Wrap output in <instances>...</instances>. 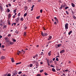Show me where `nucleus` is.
Masks as SVG:
<instances>
[{"label":"nucleus","mask_w":76,"mask_h":76,"mask_svg":"<svg viewBox=\"0 0 76 76\" xmlns=\"http://www.w3.org/2000/svg\"><path fill=\"white\" fill-rule=\"evenodd\" d=\"M13 74L14 76H15L16 75H17L18 74V71L16 70L13 71Z\"/></svg>","instance_id":"1"},{"label":"nucleus","mask_w":76,"mask_h":76,"mask_svg":"<svg viewBox=\"0 0 76 76\" xmlns=\"http://www.w3.org/2000/svg\"><path fill=\"white\" fill-rule=\"evenodd\" d=\"M68 25H69L68 23H66L65 24V27L66 30H67V29H68Z\"/></svg>","instance_id":"2"},{"label":"nucleus","mask_w":76,"mask_h":76,"mask_svg":"<svg viewBox=\"0 0 76 76\" xmlns=\"http://www.w3.org/2000/svg\"><path fill=\"white\" fill-rule=\"evenodd\" d=\"M41 35H42V37H44L46 35H47V33H43L42 32Z\"/></svg>","instance_id":"3"},{"label":"nucleus","mask_w":76,"mask_h":76,"mask_svg":"<svg viewBox=\"0 0 76 76\" xmlns=\"http://www.w3.org/2000/svg\"><path fill=\"white\" fill-rule=\"evenodd\" d=\"M54 19H55V21H56V22H57V23H58V19L56 17H54Z\"/></svg>","instance_id":"4"},{"label":"nucleus","mask_w":76,"mask_h":76,"mask_svg":"<svg viewBox=\"0 0 76 76\" xmlns=\"http://www.w3.org/2000/svg\"><path fill=\"white\" fill-rule=\"evenodd\" d=\"M19 18H18L16 19V22H18L19 20Z\"/></svg>","instance_id":"5"},{"label":"nucleus","mask_w":76,"mask_h":76,"mask_svg":"<svg viewBox=\"0 0 76 76\" xmlns=\"http://www.w3.org/2000/svg\"><path fill=\"white\" fill-rule=\"evenodd\" d=\"M5 57L2 56L1 58L0 59L1 60H3V59H5Z\"/></svg>","instance_id":"6"},{"label":"nucleus","mask_w":76,"mask_h":76,"mask_svg":"<svg viewBox=\"0 0 76 76\" xmlns=\"http://www.w3.org/2000/svg\"><path fill=\"white\" fill-rule=\"evenodd\" d=\"M63 53H64V50H62L60 52V53H61V54H62Z\"/></svg>","instance_id":"7"},{"label":"nucleus","mask_w":76,"mask_h":76,"mask_svg":"<svg viewBox=\"0 0 76 76\" xmlns=\"http://www.w3.org/2000/svg\"><path fill=\"white\" fill-rule=\"evenodd\" d=\"M51 38H52V37L51 36H49V38L48 39V40H50V39H51Z\"/></svg>","instance_id":"8"},{"label":"nucleus","mask_w":76,"mask_h":76,"mask_svg":"<svg viewBox=\"0 0 76 76\" xmlns=\"http://www.w3.org/2000/svg\"><path fill=\"white\" fill-rule=\"evenodd\" d=\"M38 66H39V64H38V63L37 62H36V67H38Z\"/></svg>","instance_id":"9"},{"label":"nucleus","mask_w":76,"mask_h":76,"mask_svg":"<svg viewBox=\"0 0 76 76\" xmlns=\"http://www.w3.org/2000/svg\"><path fill=\"white\" fill-rule=\"evenodd\" d=\"M11 61H12V63H13V62H15V60H14V59L13 58H12L11 59Z\"/></svg>","instance_id":"10"},{"label":"nucleus","mask_w":76,"mask_h":76,"mask_svg":"<svg viewBox=\"0 0 76 76\" xmlns=\"http://www.w3.org/2000/svg\"><path fill=\"white\" fill-rule=\"evenodd\" d=\"M61 44H58V47H61Z\"/></svg>","instance_id":"11"},{"label":"nucleus","mask_w":76,"mask_h":76,"mask_svg":"<svg viewBox=\"0 0 76 76\" xmlns=\"http://www.w3.org/2000/svg\"><path fill=\"white\" fill-rule=\"evenodd\" d=\"M51 51H50L48 53V55L49 56H51Z\"/></svg>","instance_id":"12"},{"label":"nucleus","mask_w":76,"mask_h":76,"mask_svg":"<svg viewBox=\"0 0 76 76\" xmlns=\"http://www.w3.org/2000/svg\"><path fill=\"white\" fill-rule=\"evenodd\" d=\"M28 9V7L27 6H26L25 7H24V10H27V9Z\"/></svg>","instance_id":"13"},{"label":"nucleus","mask_w":76,"mask_h":76,"mask_svg":"<svg viewBox=\"0 0 76 76\" xmlns=\"http://www.w3.org/2000/svg\"><path fill=\"white\" fill-rule=\"evenodd\" d=\"M52 71L53 72H55L56 71V70L54 68H53L52 69Z\"/></svg>","instance_id":"14"},{"label":"nucleus","mask_w":76,"mask_h":76,"mask_svg":"<svg viewBox=\"0 0 76 76\" xmlns=\"http://www.w3.org/2000/svg\"><path fill=\"white\" fill-rule=\"evenodd\" d=\"M21 53V52L20 51H18L17 52V54H18V55H19V53Z\"/></svg>","instance_id":"15"},{"label":"nucleus","mask_w":76,"mask_h":76,"mask_svg":"<svg viewBox=\"0 0 76 76\" xmlns=\"http://www.w3.org/2000/svg\"><path fill=\"white\" fill-rule=\"evenodd\" d=\"M9 43L10 44H11V45H12V44H13V42H12L11 41H10L9 42Z\"/></svg>","instance_id":"16"},{"label":"nucleus","mask_w":76,"mask_h":76,"mask_svg":"<svg viewBox=\"0 0 76 76\" xmlns=\"http://www.w3.org/2000/svg\"><path fill=\"white\" fill-rule=\"evenodd\" d=\"M13 12H14V13H16L17 12L16 9H15V10H14V11H13Z\"/></svg>","instance_id":"17"},{"label":"nucleus","mask_w":76,"mask_h":76,"mask_svg":"<svg viewBox=\"0 0 76 76\" xmlns=\"http://www.w3.org/2000/svg\"><path fill=\"white\" fill-rule=\"evenodd\" d=\"M63 6H64L62 5L61 6V7H60V8H59V9L60 10H61V9H62V7H63Z\"/></svg>","instance_id":"18"},{"label":"nucleus","mask_w":76,"mask_h":76,"mask_svg":"<svg viewBox=\"0 0 76 76\" xmlns=\"http://www.w3.org/2000/svg\"><path fill=\"white\" fill-rule=\"evenodd\" d=\"M72 4V7H75V4H74L73 3H72L71 4Z\"/></svg>","instance_id":"19"},{"label":"nucleus","mask_w":76,"mask_h":76,"mask_svg":"<svg viewBox=\"0 0 76 76\" xmlns=\"http://www.w3.org/2000/svg\"><path fill=\"white\" fill-rule=\"evenodd\" d=\"M0 9H1V11H2V10H3V8H2V7H1V6H0Z\"/></svg>","instance_id":"20"},{"label":"nucleus","mask_w":76,"mask_h":76,"mask_svg":"<svg viewBox=\"0 0 76 76\" xmlns=\"http://www.w3.org/2000/svg\"><path fill=\"white\" fill-rule=\"evenodd\" d=\"M21 64V62L17 63L15 64H16V65H18V64Z\"/></svg>","instance_id":"21"},{"label":"nucleus","mask_w":76,"mask_h":76,"mask_svg":"<svg viewBox=\"0 0 76 76\" xmlns=\"http://www.w3.org/2000/svg\"><path fill=\"white\" fill-rule=\"evenodd\" d=\"M26 15H27V13H26L24 14V17H25L26 16Z\"/></svg>","instance_id":"22"},{"label":"nucleus","mask_w":76,"mask_h":76,"mask_svg":"<svg viewBox=\"0 0 76 76\" xmlns=\"http://www.w3.org/2000/svg\"><path fill=\"white\" fill-rule=\"evenodd\" d=\"M44 74L45 75V76H47V75H48V74L47 73H46L45 72Z\"/></svg>","instance_id":"23"},{"label":"nucleus","mask_w":76,"mask_h":76,"mask_svg":"<svg viewBox=\"0 0 76 76\" xmlns=\"http://www.w3.org/2000/svg\"><path fill=\"white\" fill-rule=\"evenodd\" d=\"M26 32H25L24 33V36H26Z\"/></svg>","instance_id":"24"},{"label":"nucleus","mask_w":76,"mask_h":76,"mask_svg":"<svg viewBox=\"0 0 76 76\" xmlns=\"http://www.w3.org/2000/svg\"><path fill=\"white\" fill-rule=\"evenodd\" d=\"M12 40L13 41V42H16V40L15 39H12Z\"/></svg>","instance_id":"25"},{"label":"nucleus","mask_w":76,"mask_h":76,"mask_svg":"<svg viewBox=\"0 0 76 76\" xmlns=\"http://www.w3.org/2000/svg\"><path fill=\"white\" fill-rule=\"evenodd\" d=\"M50 67H53V68H54L55 67V66H53L52 65H50Z\"/></svg>","instance_id":"26"},{"label":"nucleus","mask_w":76,"mask_h":76,"mask_svg":"<svg viewBox=\"0 0 76 76\" xmlns=\"http://www.w3.org/2000/svg\"><path fill=\"white\" fill-rule=\"evenodd\" d=\"M22 73V71H20L18 72V74L19 75H20Z\"/></svg>","instance_id":"27"},{"label":"nucleus","mask_w":76,"mask_h":76,"mask_svg":"<svg viewBox=\"0 0 76 76\" xmlns=\"http://www.w3.org/2000/svg\"><path fill=\"white\" fill-rule=\"evenodd\" d=\"M15 32L16 34H18V33H19V31H15Z\"/></svg>","instance_id":"28"},{"label":"nucleus","mask_w":76,"mask_h":76,"mask_svg":"<svg viewBox=\"0 0 76 76\" xmlns=\"http://www.w3.org/2000/svg\"><path fill=\"white\" fill-rule=\"evenodd\" d=\"M7 10L8 11V12H10V10H9V9L8 8L7 9Z\"/></svg>","instance_id":"29"},{"label":"nucleus","mask_w":76,"mask_h":76,"mask_svg":"<svg viewBox=\"0 0 76 76\" xmlns=\"http://www.w3.org/2000/svg\"><path fill=\"white\" fill-rule=\"evenodd\" d=\"M8 23L9 24V25H10V21H9V20L8 21Z\"/></svg>","instance_id":"30"},{"label":"nucleus","mask_w":76,"mask_h":76,"mask_svg":"<svg viewBox=\"0 0 76 76\" xmlns=\"http://www.w3.org/2000/svg\"><path fill=\"white\" fill-rule=\"evenodd\" d=\"M7 76H11V74H10V73H9L7 75Z\"/></svg>","instance_id":"31"},{"label":"nucleus","mask_w":76,"mask_h":76,"mask_svg":"<svg viewBox=\"0 0 76 76\" xmlns=\"http://www.w3.org/2000/svg\"><path fill=\"white\" fill-rule=\"evenodd\" d=\"M39 18H40V16H37L36 17V18L37 19H38Z\"/></svg>","instance_id":"32"},{"label":"nucleus","mask_w":76,"mask_h":76,"mask_svg":"<svg viewBox=\"0 0 76 76\" xmlns=\"http://www.w3.org/2000/svg\"><path fill=\"white\" fill-rule=\"evenodd\" d=\"M42 72H43V70H42V69L40 71V73H42Z\"/></svg>","instance_id":"33"},{"label":"nucleus","mask_w":76,"mask_h":76,"mask_svg":"<svg viewBox=\"0 0 76 76\" xmlns=\"http://www.w3.org/2000/svg\"><path fill=\"white\" fill-rule=\"evenodd\" d=\"M32 64H30V67H32Z\"/></svg>","instance_id":"34"},{"label":"nucleus","mask_w":76,"mask_h":76,"mask_svg":"<svg viewBox=\"0 0 76 76\" xmlns=\"http://www.w3.org/2000/svg\"><path fill=\"white\" fill-rule=\"evenodd\" d=\"M20 19H21V20L22 21V20H23V18H21Z\"/></svg>","instance_id":"35"},{"label":"nucleus","mask_w":76,"mask_h":76,"mask_svg":"<svg viewBox=\"0 0 76 76\" xmlns=\"http://www.w3.org/2000/svg\"><path fill=\"white\" fill-rule=\"evenodd\" d=\"M8 16L9 18H10V17H11V14H9L8 15Z\"/></svg>","instance_id":"36"},{"label":"nucleus","mask_w":76,"mask_h":76,"mask_svg":"<svg viewBox=\"0 0 76 76\" xmlns=\"http://www.w3.org/2000/svg\"><path fill=\"white\" fill-rule=\"evenodd\" d=\"M56 61H58V58H56Z\"/></svg>","instance_id":"37"},{"label":"nucleus","mask_w":76,"mask_h":76,"mask_svg":"<svg viewBox=\"0 0 76 76\" xmlns=\"http://www.w3.org/2000/svg\"><path fill=\"white\" fill-rule=\"evenodd\" d=\"M66 14H67V15H69V12H68L67 11H66Z\"/></svg>","instance_id":"38"},{"label":"nucleus","mask_w":76,"mask_h":76,"mask_svg":"<svg viewBox=\"0 0 76 76\" xmlns=\"http://www.w3.org/2000/svg\"><path fill=\"white\" fill-rule=\"evenodd\" d=\"M11 36V34H9L8 35V37H9Z\"/></svg>","instance_id":"39"},{"label":"nucleus","mask_w":76,"mask_h":76,"mask_svg":"<svg viewBox=\"0 0 76 76\" xmlns=\"http://www.w3.org/2000/svg\"><path fill=\"white\" fill-rule=\"evenodd\" d=\"M36 76H41V75L39 74H37Z\"/></svg>","instance_id":"40"},{"label":"nucleus","mask_w":76,"mask_h":76,"mask_svg":"<svg viewBox=\"0 0 76 76\" xmlns=\"http://www.w3.org/2000/svg\"><path fill=\"white\" fill-rule=\"evenodd\" d=\"M69 9V7H66L65 8V9Z\"/></svg>","instance_id":"41"},{"label":"nucleus","mask_w":76,"mask_h":76,"mask_svg":"<svg viewBox=\"0 0 76 76\" xmlns=\"http://www.w3.org/2000/svg\"><path fill=\"white\" fill-rule=\"evenodd\" d=\"M70 9L71 10V12H72V13L73 14H74V12H73V10H72V9Z\"/></svg>","instance_id":"42"},{"label":"nucleus","mask_w":76,"mask_h":76,"mask_svg":"<svg viewBox=\"0 0 76 76\" xmlns=\"http://www.w3.org/2000/svg\"><path fill=\"white\" fill-rule=\"evenodd\" d=\"M34 5H33L32 7H31V9H33V8H34Z\"/></svg>","instance_id":"43"},{"label":"nucleus","mask_w":76,"mask_h":76,"mask_svg":"<svg viewBox=\"0 0 76 76\" xmlns=\"http://www.w3.org/2000/svg\"><path fill=\"white\" fill-rule=\"evenodd\" d=\"M20 13H19L18 14V16H20Z\"/></svg>","instance_id":"44"},{"label":"nucleus","mask_w":76,"mask_h":76,"mask_svg":"<svg viewBox=\"0 0 76 76\" xmlns=\"http://www.w3.org/2000/svg\"><path fill=\"white\" fill-rule=\"evenodd\" d=\"M40 13H42V10H40Z\"/></svg>","instance_id":"45"},{"label":"nucleus","mask_w":76,"mask_h":76,"mask_svg":"<svg viewBox=\"0 0 76 76\" xmlns=\"http://www.w3.org/2000/svg\"><path fill=\"white\" fill-rule=\"evenodd\" d=\"M8 5H9L10 7V6H11V4H9Z\"/></svg>","instance_id":"46"},{"label":"nucleus","mask_w":76,"mask_h":76,"mask_svg":"<svg viewBox=\"0 0 76 76\" xmlns=\"http://www.w3.org/2000/svg\"><path fill=\"white\" fill-rule=\"evenodd\" d=\"M68 63H69V64H70V63H71V61H68Z\"/></svg>","instance_id":"47"},{"label":"nucleus","mask_w":76,"mask_h":76,"mask_svg":"<svg viewBox=\"0 0 76 76\" xmlns=\"http://www.w3.org/2000/svg\"><path fill=\"white\" fill-rule=\"evenodd\" d=\"M16 17V16L15 15H14L13 16V18H15Z\"/></svg>","instance_id":"48"},{"label":"nucleus","mask_w":76,"mask_h":76,"mask_svg":"<svg viewBox=\"0 0 76 76\" xmlns=\"http://www.w3.org/2000/svg\"><path fill=\"white\" fill-rule=\"evenodd\" d=\"M2 48H4V45H3L2 46V47H1Z\"/></svg>","instance_id":"49"},{"label":"nucleus","mask_w":76,"mask_h":76,"mask_svg":"<svg viewBox=\"0 0 76 76\" xmlns=\"http://www.w3.org/2000/svg\"><path fill=\"white\" fill-rule=\"evenodd\" d=\"M65 72H69V70L67 69H66L65 70Z\"/></svg>","instance_id":"50"},{"label":"nucleus","mask_w":76,"mask_h":76,"mask_svg":"<svg viewBox=\"0 0 76 76\" xmlns=\"http://www.w3.org/2000/svg\"><path fill=\"white\" fill-rule=\"evenodd\" d=\"M54 25H56L57 24V22H55L54 23Z\"/></svg>","instance_id":"51"},{"label":"nucleus","mask_w":76,"mask_h":76,"mask_svg":"<svg viewBox=\"0 0 76 76\" xmlns=\"http://www.w3.org/2000/svg\"><path fill=\"white\" fill-rule=\"evenodd\" d=\"M13 24H14V26H16V23H14Z\"/></svg>","instance_id":"52"},{"label":"nucleus","mask_w":76,"mask_h":76,"mask_svg":"<svg viewBox=\"0 0 76 76\" xmlns=\"http://www.w3.org/2000/svg\"><path fill=\"white\" fill-rule=\"evenodd\" d=\"M47 61L48 63H49V60L48 59H47Z\"/></svg>","instance_id":"53"},{"label":"nucleus","mask_w":76,"mask_h":76,"mask_svg":"<svg viewBox=\"0 0 76 76\" xmlns=\"http://www.w3.org/2000/svg\"><path fill=\"white\" fill-rule=\"evenodd\" d=\"M28 2H31L32 1V0H28Z\"/></svg>","instance_id":"54"},{"label":"nucleus","mask_w":76,"mask_h":76,"mask_svg":"<svg viewBox=\"0 0 76 76\" xmlns=\"http://www.w3.org/2000/svg\"><path fill=\"white\" fill-rule=\"evenodd\" d=\"M69 32L70 33H71V34H72V31H69Z\"/></svg>","instance_id":"55"},{"label":"nucleus","mask_w":76,"mask_h":76,"mask_svg":"<svg viewBox=\"0 0 76 76\" xmlns=\"http://www.w3.org/2000/svg\"><path fill=\"white\" fill-rule=\"evenodd\" d=\"M56 70H58V71L60 70V69H57Z\"/></svg>","instance_id":"56"},{"label":"nucleus","mask_w":76,"mask_h":76,"mask_svg":"<svg viewBox=\"0 0 76 76\" xmlns=\"http://www.w3.org/2000/svg\"><path fill=\"white\" fill-rule=\"evenodd\" d=\"M1 43H0V48H1Z\"/></svg>","instance_id":"57"},{"label":"nucleus","mask_w":76,"mask_h":76,"mask_svg":"<svg viewBox=\"0 0 76 76\" xmlns=\"http://www.w3.org/2000/svg\"><path fill=\"white\" fill-rule=\"evenodd\" d=\"M35 56V57H37L38 56V55H37V54H36L35 56Z\"/></svg>","instance_id":"58"},{"label":"nucleus","mask_w":76,"mask_h":76,"mask_svg":"<svg viewBox=\"0 0 76 76\" xmlns=\"http://www.w3.org/2000/svg\"><path fill=\"white\" fill-rule=\"evenodd\" d=\"M53 61H54V60H55V58H54L53 59Z\"/></svg>","instance_id":"59"},{"label":"nucleus","mask_w":76,"mask_h":76,"mask_svg":"<svg viewBox=\"0 0 76 76\" xmlns=\"http://www.w3.org/2000/svg\"><path fill=\"white\" fill-rule=\"evenodd\" d=\"M2 38V36L0 35V39H1Z\"/></svg>","instance_id":"60"},{"label":"nucleus","mask_w":76,"mask_h":76,"mask_svg":"<svg viewBox=\"0 0 76 76\" xmlns=\"http://www.w3.org/2000/svg\"><path fill=\"white\" fill-rule=\"evenodd\" d=\"M5 40H7V38H5Z\"/></svg>","instance_id":"61"},{"label":"nucleus","mask_w":76,"mask_h":76,"mask_svg":"<svg viewBox=\"0 0 76 76\" xmlns=\"http://www.w3.org/2000/svg\"><path fill=\"white\" fill-rule=\"evenodd\" d=\"M48 66H50V64L49 63V62L48 63Z\"/></svg>","instance_id":"62"},{"label":"nucleus","mask_w":76,"mask_h":76,"mask_svg":"<svg viewBox=\"0 0 76 76\" xmlns=\"http://www.w3.org/2000/svg\"><path fill=\"white\" fill-rule=\"evenodd\" d=\"M36 47H39V45H37L36 46Z\"/></svg>","instance_id":"63"},{"label":"nucleus","mask_w":76,"mask_h":76,"mask_svg":"<svg viewBox=\"0 0 76 76\" xmlns=\"http://www.w3.org/2000/svg\"><path fill=\"white\" fill-rule=\"evenodd\" d=\"M43 64V63H42V62H40V64Z\"/></svg>","instance_id":"64"}]
</instances>
